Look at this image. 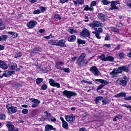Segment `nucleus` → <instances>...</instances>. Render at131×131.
Listing matches in <instances>:
<instances>
[{"label":"nucleus","mask_w":131,"mask_h":131,"mask_svg":"<svg viewBox=\"0 0 131 131\" xmlns=\"http://www.w3.org/2000/svg\"><path fill=\"white\" fill-rule=\"evenodd\" d=\"M122 71H124V72H128V71H129L128 67L126 66H123L117 69H114L112 72L110 73V74L113 78L117 77V74L121 73Z\"/></svg>","instance_id":"1"},{"label":"nucleus","mask_w":131,"mask_h":131,"mask_svg":"<svg viewBox=\"0 0 131 131\" xmlns=\"http://www.w3.org/2000/svg\"><path fill=\"white\" fill-rule=\"evenodd\" d=\"M85 56L86 54L84 53H82L80 55L76 62L78 67H84L88 65L89 62L87 59H84L85 58Z\"/></svg>","instance_id":"2"},{"label":"nucleus","mask_w":131,"mask_h":131,"mask_svg":"<svg viewBox=\"0 0 131 131\" xmlns=\"http://www.w3.org/2000/svg\"><path fill=\"white\" fill-rule=\"evenodd\" d=\"M63 96L67 97L68 99H71L72 97H74L77 94L74 92L69 91L68 90H64L62 93Z\"/></svg>","instance_id":"3"},{"label":"nucleus","mask_w":131,"mask_h":131,"mask_svg":"<svg viewBox=\"0 0 131 131\" xmlns=\"http://www.w3.org/2000/svg\"><path fill=\"white\" fill-rule=\"evenodd\" d=\"M80 35L82 37H89V38H91V33L88 29L85 28H84L82 32L80 33Z\"/></svg>","instance_id":"4"},{"label":"nucleus","mask_w":131,"mask_h":131,"mask_svg":"<svg viewBox=\"0 0 131 131\" xmlns=\"http://www.w3.org/2000/svg\"><path fill=\"white\" fill-rule=\"evenodd\" d=\"M6 108L8 110V113H10L11 114L16 113L17 112V107L13 106L11 104L7 105Z\"/></svg>","instance_id":"5"},{"label":"nucleus","mask_w":131,"mask_h":131,"mask_svg":"<svg viewBox=\"0 0 131 131\" xmlns=\"http://www.w3.org/2000/svg\"><path fill=\"white\" fill-rule=\"evenodd\" d=\"M41 52H42L41 48L39 47L35 48L31 50L30 56L33 57V56L36 55L38 53H40Z\"/></svg>","instance_id":"6"},{"label":"nucleus","mask_w":131,"mask_h":131,"mask_svg":"<svg viewBox=\"0 0 131 131\" xmlns=\"http://www.w3.org/2000/svg\"><path fill=\"white\" fill-rule=\"evenodd\" d=\"M116 84L122 85V86H126L127 84V81L125 79L123 80L121 78H119L116 81Z\"/></svg>","instance_id":"7"},{"label":"nucleus","mask_w":131,"mask_h":131,"mask_svg":"<svg viewBox=\"0 0 131 131\" xmlns=\"http://www.w3.org/2000/svg\"><path fill=\"white\" fill-rule=\"evenodd\" d=\"M90 71L93 73L95 76H99L100 75V71L98 70L97 67L93 66L90 68Z\"/></svg>","instance_id":"8"},{"label":"nucleus","mask_w":131,"mask_h":131,"mask_svg":"<svg viewBox=\"0 0 131 131\" xmlns=\"http://www.w3.org/2000/svg\"><path fill=\"white\" fill-rule=\"evenodd\" d=\"M30 101L33 103L32 104V108H36V107H38V105L40 104V101H39L38 99L31 98Z\"/></svg>","instance_id":"9"},{"label":"nucleus","mask_w":131,"mask_h":131,"mask_svg":"<svg viewBox=\"0 0 131 131\" xmlns=\"http://www.w3.org/2000/svg\"><path fill=\"white\" fill-rule=\"evenodd\" d=\"M37 25V23L35 20H31L27 24V26L29 29H32L35 27V25Z\"/></svg>","instance_id":"10"},{"label":"nucleus","mask_w":131,"mask_h":131,"mask_svg":"<svg viewBox=\"0 0 131 131\" xmlns=\"http://www.w3.org/2000/svg\"><path fill=\"white\" fill-rule=\"evenodd\" d=\"M49 83L51 86H55L57 89H60V83L56 82L53 79H49Z\"/></svg>","instance_id":"11"},{"label":"nucleus","mask_w":131,"mask_h":131,"mask_svg":"<svg viewBox=\"0 0 131 131\" xmlns=\"http://www.w3.org/2000/svg\"><path fill=\"white\" fill-rule=\"evenodd\" d=\"M65 42H66V40L64 39L59 40L57 42V47H60V48H66V44H65Z\"/></svg>","instance_id":"12"},{"label":"nucleus","mask_w":131,"mask_h":131,"mask_svg":"<svg viewBox=\"0 0 131 131\" xmlns=\"http://www.w3.org/2000/svg\"><path fill=\"white\" fill-rule=\"evenodd\" d=\"M66 119L68 122H74L75 121V116H73V115L66 116Z\"/></svg>","instance_id":"13"},{"label":"nucleus","mask_w":131,"mask_h":131,"mask_svg":"<svg viewBox=\"0 0 131 131\" xmlns=\"http://www.w3.org/2000/svg\"><path fill=\"white\" fill-rule=\"evenodd\" d=\"M13 74H15V71H5L3 73V76L5 77H10V76H12Z\"/></svg>","instance_id":"14"},{"label":"nucleus","mask_w":131,"mask_h":131,"mask_svg":"<svg viewBox=\"0 0 131 131\" xmlns=\"http://www.w3.org/2000/svg\"><path fill=\"white\" fill-rule=\"evenodd\" d=\"M97 17L99 20H100L102 22H105L106 21V15L102 13H99L97 15Z\"/></svg>","instance_id":"15"},{"label":"nucleus","mask_w":131,"mask_h":131,"mask_svg":"<svg viewBox=\"0 0 131 131\" xmlns=\"http://www.w3.org/2000/svg\"><path fill=\"white\" fill-rule=\"evenodd\" d=\"M56 128H54L52 125L50 124L46 125L45 128V131L56 130Z\"/></svg>","instance_id":"16"},{"label":"nucleus","mask_w":131,"mask_h":131,"mask_svg":"<svg viewBox=\"0 0 131 131\" xmlns=\"http://www.w3.org/2000/svg\"><path fill=\"white\" fill-rule=\"evenodd\" d=\"M63 65H64V62L62 61H57L55 63V67L57 69L61 70V69H62L61 66H63Z\"/></svg>","instance_id":"17"},{"label":"nucleus","mask_w":131,"mask_h":131,"mask_svg":"<svg viewBox=\"0 0 131 131\" xmlns=\"http://www.w3.org/2000/svg\"><path fill=\"white\" fill-rule=\"evenodd\" d=\"M90 27L95 28V27H99V21L97 20H94L92 24H89Z\"/></svg>","instance_id":"18"},{"label":"nucleus","mask_w":131,"mask_h":131,"mask_svg":"<svg viewBox=\"0 0 131 131\" xmlns=\"http://www.w3.org/2000/svg\"><path fill=\"white\" fill-rule=\"evenodd\" d=\"M44 115L45 116V118L46 119V120H48V121H50V120H51V117H52V115H51V113L45 111L44 112Z\"/></svg>","instance_id":"19"},{"label":"nucleus","mask_w":131,"mask_h":131,"mask_svg":"<svg viewBox=\"0 0 131 131\" xmlns=\"http://www.w3.org/2000/svg\"><path fill=\"white\" fill-rule=\"evenodd\" d=\"M74 5L77 6V5H83L84 4V0H73Z\"/></svg>","instance_id":"20"},{"label":"nucleus","mask_w":131,"mask_h":131,"mask_svg":"<svg viewBox=\"0 0 131 131\" xmlns=\"http://www.w3.org/2000/svg\"><path fill=\"white\" fill-rule=\"evenodd\" d=\"M111 8H109V10L110 11V10H118V9H119V8L117 7V6H116V5L115 4V3L114 2H113L112 1L111 2Z\"/></svg>","instance_id":"21"},{"label":"nucleus","mask_w":131,"mask_h":131,"mask_svg":"<svg viewBox=\"0 0 131 131\" xmlns=\"http://www.w3.org/2000/svg\"><path fill=\"white\" fill-rule=\"evenodd\" d=\"M121 97H126V93L124 92H121L118 94L115 95V98H121Z\"/></svg>","instance_id":"22"},{"label":"nucleus","mask_w":131,"mask_h":131,"mask_svg":"<svg viewBox=\"0 0 131 131\" xmlns=\"http://www.w3.org/2000/svg\"><path fill=\"white\" fill-rule=\"evenodd\" d=\"M76 39V36L74 35H71L69 37L68 40L71 42H73V41H75Z\"/></svg>","instance_id":"23"},{"label":"nucleus","mask_w":131,"mask_h":131,"mask_svg":"<svg viewBox=\"0 0 131 131\" xmlns=\"http://www.w3.org/2000/svg\"><path fill=\"white\" fill-rule=\"evenodd\" d=\"M95 81H98V82H100L101 83H102L103 85H106V84H108V83H109L108 81L104 80L103 79H95Z\"/></svg>","instance_id":"24"},{"label":"nucleus","mask_w":131,"mask_h":131,"mask_svg":"<svg viewBox=\"0 0 131 131\" xmlns=\"http://www.w3.org/2000/svg\"><path fill=\"white\" fill-rule=\"evenodd\" d=\"M0 68H2V69L6 70V69L8 68V65H7V63H6L5 61H2L1 66H0Z\"/></svg>","instance_id":"25"},{"label":"nucleus","mask_w":131,"mask_h":131,"mask_svg":"<svg viewBox=\"0 0 131 131\" xmlns=\"http://www.w3.org/2000/svg\"><path fill=\"white\" fill-rule=\"evenodd\" d=\"M57 41L54 39L49 40L48 41V44L51 46H57Z\"/></svg>","instance_id":"26"},{"label":"nucleus","mask_w":131,"mask_h":131,"mask_svg":"<svg viewBox=\"0 0 131 131\" xmlns=\"http://www.w3.org/2000/svg\"><path fill=\"white\" fill-rule=\"evenodd\" d=\"M6 28V26L3 23V20L0 18V30H4Z\"/></svg>","instance_id":"27"},{"label":"nucleus","mask_w":131,"mask_h":131,"mask_svg":"<svg viewBox=\"0 0 131 131\" xmlns=\"http://www.w3.org/2000/svg\"><path fill=\"white\" fill-rule=\"evenodd\" d=\"M99 59H100L101 61H103L104 62H106V57L104 54H102L101 55L98 57Z\"/></svg>","instance_id":"28"},{"label":"nucleus","mask_w":131,"mask_h":131,"mask_svg":"<svg viewBox=\"0 0 131 131\" xmlns=\"http://www.w3.org/2000/svg\"><path fill=\"white\" fill-rule=\"evenodd\" d=\"M102 99H103V97L98 96L95 98L94 101H95L96 104H98V103H99V102H100V101L102 100Z\"/></svg>","instance_id":"29"},{"label":"nucleus","mask_w":131,"mask_h":131,"mask_svg":"<svg viewBox=\"0 0 131 131\" xmlns=\"http://www.w3.org/2000/svg\"><path fill=\"white\" fill-rule=\"evenodd\" d=\"M112 62V61H114V57L111 56H107L106 62L107 61Z\"/></svg>","instance_id":"30"},{"label":"nucleus","mask_w":131,"mask_h":131,"mask_svg":"<svg viewBox=\"0 0 131 131\" xmlns=\"http://www.w3.org/2000/svg\"><path fill=\"white\" fill-rule=\"evenodd\" d=\"M62 126L63 128H65V129H68V128H69V127L68 126V123L66 121L62 123Z\"/></svg>","instance_id":"31"},{"label":"nucleus","mask_w":131,"mask_h":131,"mask_svg":"<svg viewBox=\"0 0 131 131\" xmlns=\"http://www.w3.org/2000/svg\"><path fill=\"white\" fill-rule=\"evenodd\" d=\"M84 11H94V8L91 7V6L90 7L88 5H86L84 9Z\"/></svg>","instance_id":"32"},{"label":"nucleus","mask_w":131,"mask_h":131,"mask_svg":"<svg viewBox=\"0 0 131 131\" xmlns=\"http://www.w3.org/2000/svg\"><path fill=\"white\" fill-rule=\"evenodd\" d=\"M8 34H10V35H13L14 38L18 36V33H15L14 32H8Z\"/></svg>","instance_id":"33"},{"label":"nucleus","mask_w":131,"mask_h":131,"mask_svg":"<svg viewBox=\"0 0 131 131\" xmlns=\"http://www.w3.org/2000/svg\"><path fill=\"white\" fill-rule=\"evenodd\" d=\"M102 102L103 103L102 105H107V104H109L110 101H109L108 98H106L105 99L103 100Z\"/></svg>","instance_id":"34"},{"label":"nucleus","mask_w":131,"mask_h":131,"mask_svg":"<svg viewBox=\"0 0 131 131\" xmlns=\"http://www.w3.org/2000/svg\"><path fill=\"white\" fill-rule=\"evenodd\" d=\"M43 81V79L41 78H38L36 79V82L37 84H39V83H41Z\"/></svg>","instance_id":"35"},{"label":"nucleus","mask_w":131,"mask_h":131,"mask_svg":"<svg viewBox=\"0 0 131 131\" xmlns=\"http://www.w3.org/2000/svg\"><path fill=\"white\" fill-rule=\"evenodd\" d=\"M77 43L79 45H85V41L82 40L80 39H77Z\"/></svg>","instance_id":"36"},{"label":"nucleus","mask_w":131,"mask_h":131,"mask_svg":"<svg viewBox=\"0 0 131 131\" xmlns=\"http://www.w3.org/2000/svg\"><path fill=\"white\" fill-rule=\"evenodd\" d=\"M95 31H97V33H99L100 34H101V33L103 32V29L101 28H98H98H95Z\"/></svg>","instance_id":"37"},{"label":"nucleus","mask_w":131,"mask_h":131,"mask_svg":"<svg viewBox=\"0 0 131 131\" xmlns=\"http://www.w3.org/2000/svg\"><path fill=\"white\" fill-rule=\"evenodd\" d=\"M111 31H113V32H117V33H118V32H119V29H118V28H117L116 27L111 28Z\"/></svg>","instance_id":"38"},{"label":"nucleus","mask_w":131,"mask_h":131,"mask_svg":"<svg viewBox=\"0 0 131 131\" xmlns=\"http://www.w3.org/2000/svg\"><path fill=\"white\" fill-rule=\"evenodd\" d=\"M12 70H15L17 69V64L16 63H12L11 65Z\"/></svg>","instance_id":"39"},{"label":"nucleus","mask_w":131,"mask_h":131,"mask_svg":"<svg viewBox=\"0 0 131 131\" xmlns=\"http://www.w3.org/2000/svg\"><path fill=\"white\" fill-rule=\"evenodd\" d=\"M64 71V72H66L67 73H69L70 72V69L69 68H62L61 69Z\"/></svg>","instance_id":"40"},{"label":"nucleus","mask_w":131,"mask_h":131,"mask_svg":"<svg viewBox=\"0 0 131 131\" xmlns=\"http://www.w3.org/2000/svg\"><path fill=\"white\" fill-rule=\"evenodd\" d=\"M0 119L1 120H5L6 119V114H0Z\"/></svg>","instance_id":"41"},{"label":"nucleus","mask_w":131,"mask_h":131,"mask_svg":"<svg viewBox=\"0 0 131 131\" xmlns=\"http://www.w3.org/2000/svg\"><path fill=\"white\" fill-rule=\"evenodd\" d=\"M68 31L70 33H71V34H73V33H77V32L73 29H69Z\"/></svg>","instance_id":"42"},{"label":"nucleus","mask_w":131,"mask_h":131,"mask_svg":"<svg viewBox=\"0 0 131 131\" xmlns=\"http://www.w3.org/2000/svg\"><path fill=\"white\" fill-rule=\"evenodd\" d=\"M54 17L55 19H57V20H61L62 19V17H61V16H60V14H55Z\"/></svg>","instance_id":"43"},{"label":"nucleus","mask_w":131,"mask_h":131,"mask_svg":"<svg viewBox=\"0 0 131 131\" xmlns=\"http://www.w3.org/2000/svg\"><path fill=\"white\" fill-rule=\"evenodd\" d=\"M1 38L2 40H6L8 38V35H3L1 36Z\"/></svg>","instance_id":"44"},{"label":"nucleus","mask_w":131,"mask_h":131,"mask_svg":"<svg viewBox=\"0 0 131 131\" xmlns=\"http://www.w3.org/2000/svg\"><path fill=\"white\" fill-rule=\"evenodd\" d=\"M116 26L118 27H123V24L121 23V21H119L116 24Z\"/></svg>","instance_id":"45"},{"label":"nucleus","mask_w":131,"mask_h":131,"mask_svg":"<svg viewBox=\"0 0 131 131\" xmlns=\"http://www.w3.org/2000/svg\"><path fill=\"white\" fill-rule=\"evenodd\" d=\"M119 57L120 59H124V53H120L119 54Z\"/></svg>","instance_id":"46"},{"label":"nucleus","mask_w":131,"mask_h":131,"mask_svg":"<svg viewBox=\"0 0 131 131\" xmlns=\"http://www.w3.org/2000/svg\"><path fill=\"white\" fill-rule=\"evenodd\" d=\"M41 90H43V91H45L47 90V89H48V86L46 84H42L41 87Z\"/></svg>","instance_id":"47"},{"label":"nucleus","mask_w":131,"mask_h":131,"mask_svg":"<svg viewBox=\"0 0 131 131\" xmlns=\"http://www.w3.org/2000/svg\"><path fill=\"white\" fill-rule=\"evenodd\" d=\"M97 5V3L96 1H92L91 3V7L93 8V7H95Z\"/></svg>","instance_id":"48"},{"label":"nucleus","mask_w":131,"mask_h":131,"mask_svg":"<svg viewBox=\"0 0 131 131\" xmlns=\"http://www.w3.org/2000/svg\"><path fill=\"white\" fill-rule=\"evenodd\" d=\"M50 120L52 122H56V121H57V119H56V118H55V117H51L50 118Z\"/></svg>","instance_id":"49"},{"label":"nucleus","mask_w":131,"mask_h":131,"mask_svg":"<svg viewBox=\"0 0 131 131\" xmlns=\"http://www.w3.org/2000/svg\"><path fill=\"white\" fill-rule=\"evenodd\" d=\"M104 86H105V85H103V84H101V85H99L98 87L97 88V91L101 90V89H103V88H104Z\"/></svg>","instance_id":"50"},{"label":"nucleus","mask_w":131,"mask_h":131,"mask_svg":"<svg viewBox=\"0 0 131 131\" xmlns=\"http://www.w3.org/2000/svg\"><path fill=\"white\" fill-rule=\"evenodd\" d=\"M102 4H103V5H109V4H110V2L107 0H103L102 1Z\"/></svg>","instance_id":"51"},{"label":"nucleus","mask_w":131,"mask_h":131,"mask_svg":"<svg viewBox=\"0 0 131 131\" xmlns=\"http://www.w3.org/2000/svg\"><path fill=\"white\" fill-rule=\"evenodd\" d=\"M40 13V10L39 9H37L36 10L34 11L33 14L34 15H36V14H39Z\"/></svg>","instance_id":"52"},{"label":"nucleus","mask_w":131,"mask_h":131,"mask_svg":"<svg viewBox=\"0 0 131 131\" xmlns=\"http://www.w3.org/2000/svg\"><path fill=\"white\" fill-rule=\"evenodd\" d=\"M22 56V53L21 52L18 53L17 54L15 55L14 56V58H19V57H21Z\"/></svg>","instance_id":"53"},{"label":"nucleus","mask_w":131,"mask_h":131,"mask_svg":"<svg viewBox=\"0 0 131 131\" xmlns=\"http://www.w3.org/2000/svg\"><path fill=\"white\" fill-rule=\"evenodd\" d=\"M123 107H125L126 108H127L128 109H131V106L128 104H123L122 105Z\"/></svg>","instance_id":"54"},{"label":"nucleus","mask_w":131,"mask_h":131,"mask_svg":"<svg viewBox=\"0 0 131 131\" xmlns=\"http://www.w3.org/2000/svg\"><path fill=\"white\" fill-rule=\"evenodd\" d=\"M22 113H23V114H27V113H28V110H27V109H24L22 111Z\"/></svg>","instance_id":"55"},{"label":"nucleus","mask_w":131,"mask_h":131,"mask_svg":"<svg viewBox=\"0 0 131 131\" xmlns=\"http://www.w3.org/2000/svg\"><path fill=\"white\" fill-rule=\"evenodd\" d=\"M32 115H36V114H37V111H36V110H34L32 111Z\"/></svg>","instance_id":"56"},{"label":"nucleus","mask_w":131,"mask_h":131,"mask_svg":"<svg viewBox=\"0 0 131 131\" xmlns=\"http://www.w3.org/2000/svg\"><path fill=\"white\" fill-rule=\"evenodd\" d=\"M40 10L42 13H43V12H45V11H46V8H45L43 7H40Z\"/></svg>","instance_id":"57"},{"label":"nucleus","mask_w":131,"mask_h":131,"mask_svg":"<svg viewBox=\"0 0 131 131\" xmlns=\"http://www.w3.org/2000/svg\"><path fill=\"white\" fill-rule=\"evenodd\" d=\"M116 50H120V45H118L117 47L114 49V51H116Z\"/></svg>","instance_id":"58"},{"label":"nucleus","mask_w":131,"mask_h":131,"mask_svg":"<svg viewBox=\"0 0 131 131\" xmlns=\"http://www.w3.org/2000/svg\"><path fill=\"white\" fill-rule=\"evenodd\" d=\"M39 121H47V119H46V118H45V117H41L39 119Z\"/></svg>","instance_id":"59"},{"label":"nucleus","mask_w":131,"mask_h":131,"mask_svg":"<svg viewBox=\"0 0 131 131\" xmlns=\"http://www.w3.org/2000/svg\"><path fill=\"white\" fill-rule=\"evenodd\" d=\"M96 37H97V38H98V39H100L101 38V36H100V34H99L98 33H97L96 35H95Z\"/></svg>","instance_id":"60"},{"label":"nucleus","mask_w":131,"mask_h":131,"mask_svg":"<svg viewBox=\"0 0 131 131\" xmlns=\"http://www.w3.org/2000/svg\"><path fill=\"white\" fill-rule=\"evenodd\" d=\"M116 117L118 119H121L122 118V115H118L116 116Z\"/></svg>","instance_id":"61"},{"label":"nucleus","mask_w":131,"mask_h":131,"mask_svg":"<svg viewBox=\"0 0 131 131\" xmlns=\"http://www.w3.org/2000/svg\"><path fill=\"white\" fill-rule=\"evenodd\" d=\"M124 100H126V101L130 100H131V96H129V97H125L124 98Z\"/></svg>","instance_id":"62"},{"label":"nucleus","mask_w":131,"mask_h":131,"mask_svg":"<svg viewBox=\"0 0 131 131\" xmlns=\"http://www.w3.org/2000/svg\"><path fill=\"white\" fill-rule=\"evenodd\" d=\"M79 131H86V129L84 127H82L79 129Z\"/></svg>","instance_id":"63"},{"label":"nucleus","mask_w":131,"mask_h":131,"mask_svg":"<svg viewBox=\"0 0 131 131\" xmlns=\"http://www.w3.org/2000/svg\"><path fill=\"white\" fill-rule=\"evenodd\" d=\"M127 56L129 58H131V48L130 49L129 53L127 54Z\"/></svg>","instance_id":"64"}]
</instances>
